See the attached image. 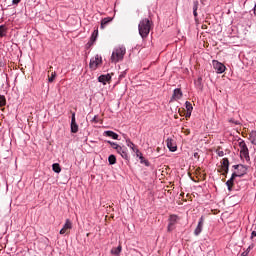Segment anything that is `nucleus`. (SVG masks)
I'll return each instance as SVG.
<instances>
[{"instance_id": "nucleus-1", "label": "nucleus", "mask_w": 256, "mask_h": 256, "mask_svg": "<svg viewBox=\"0 0 256 256\" xmlns=\"http://www.w3.org/2000/svg\"><path fill=\"white\" fill-rule=\"evenodd\" d=\"M138 31H139V35H140V37H142V39H145V37H148V35L151 31V22L149 21V19L145 18L140 21V23L138 25Z\"/></svg>"}, {"instance_id": "nucleus-2", "label": "nucleus", "mask_w": 256, "mask_h": 256, "mask_svg": "<svg viewBox=\"0 0 256 256\" xmlns=\"http://www.w3.org/2000/svg\"><path fill=\"white\" fill-rule=\"evenodd\" d=\"M126 49L124 46L116 47L112 51L111 62L119 63V61H123V57H125Z\"/></svg>"}, {"instance_id": "nucleus-3", "label": "nucleus", "mask_w": 256, "mask_h": 256, "mask_svg": "<svg viewBox=\"0 0 256 256\" xmlns=\"http://www.w3.org/2000/svg\"><path fill=\"white\" fill-rule=\"evenodd\" d=\"M103 63V58L101 55L97 54L94 58L90 59L89 67L92 69V71H95Z\"/></svg>"}, {"instance_id": "nucleus-4", "label": "nucleus", "mask_w": 256, "mask_h": 256, "mask_svg": "<svg viewBox=\"0 0 256 256\" xmlns=\"http://www.w3.org/2000/svg\"><path fill=\"white\" fill-rule=\"evenodd\" d=\"M240 147V155L246 159V161H249V148L247 147V144L244 142V140H241L239 142Z\"/></svg>"}, {"instance_id": "nucleus-5", "label": "nucleus", "mask_w": 256, "mask_h": 256, "mask_svg": "<svg viewBox=\"0 0 256 256\" xmlns=\"http://www.w3.org/2000/svg\"><path fill=\"white\" fill-rule=\"evenodd\" d=\"M245 175V169L242 173L233 172L231 178L226 182V186L228 187V191H231L236 177H243Z\"/></svg>"}, {"instance_id": "nucleus-6", "label": "nucleus", "mask_w": 256, "mask_h": 256, "mask_svg": "<svg viewBox=\"0 0 256 256\" xmlns=\"http://www.w3.org/2000/svg\"><path fill=\"white\" fill-rule=\"evenodd\" d=\"M169 223H168V227L167 230L168 232H171L175 229V225H177V221H179V216L172 214L169 217Z\"/></svg>"}, {"instance_id": "nucleus-7", "label": "nucleus", "mask_w": 256, "mask_h": 256, "mask_svg": "<svg viewBox=\"0 0 256 256\" xmlns=\"http://www.w3.org/2000/svg\"><path fill=\"white\" fill-rule=\"evenodd\" d=\"M116 152L122 157V159H125V161H129V153L125 146L120 145L116 148Z\"/></svg>"}, {"instance_id": "nucleus-8", "label": "nucleus", "mask_w": 256, "mask_h": 256, "mask_svg": "<svg viewBox=\"0 0 256 256\" xmlns=\"http://www.w3.org/2000/svg\"><path fill=\"white\" fill-rule=\"evenodd\" d=\"M212 65H213V68L215 69L216 73H218V74L225 73V69H227V67H225L223 65V63H221L217 60H213Z\"/></svg>"}, {"instance_id": "nucleus-9", "label": "nucleus", "mask_w": 256, "mask_h": 256, "mask_svg": "<svg viewBox=\"0 0 256 256\" xmlns=\"http://www.w3.org/2000/svg\"><path fill=\"white\" fill-rule=\"evenodd\" d=\"M205 223V217L201 216L199 218V221H198V225L196 227V229L194 230V235L196 237H199V235H201L202 231H203V225Z\"/></svg>"}, {"instance_id": "nucleus-10", "label": "nucleus", "mask_w": 256, "mask_h": 256, "mask_svg": "<svg viewBox=\"0 0 256 256\" xmlns=\"http://www.w3.org/2000/svg\"><path fill=\"white\" fill-rule=\"evenodd\" d=\"M97 37H99V29L96 28L90 37V40L88 41V43L86 44V47H93V45H95V41H97Z\"/></svg>"}, {"instance_id": "nucleus-11", "label": "nucleus", "mask_w": 256, "mask_h": 256, "mask_svg": "<svg viewBox=\"0 0 256 256\" xmlns=\"http://www.w3.org/2000/svg\"><path fill=\"white\" fill-rule=\"evenodd\" d=\"M166 145L172 153H175L177 151V143H175V140L173 138H167Z\"/></svg>"}, {"instance_id": "nucleus-12", "label": "nucleus", "mask_w": 256, "mask_h": 256, "mask_svg": "<svg viewBox=\"0 0 256 256\" xmlns=\"http://www.w3.org/2000/svg\"><path fill=\"white\" fill-rule=\"evenodd\" d=\"M70 127H71V133H77L79 131V125L77 124V121L75 119V112L72 113Z\"/></svg>"}, {"instance_id": "nucleus-13", "label": "nucleus", "mask_w": 256, "mask_h": 256, "mask_svg": "<svg viewBox=\"0 0 256 256\" xmlns=\"http://www.w3.org/2000/svg\"><path fill=\"white\" fill-rule=\"evenodd\" d=\"M104 137H110L111 139H114L116 141H119V134L115 133L114 131L111 130H106L103 132Z\"/></svg>"}, {"instance_id": "nucleus-14", "label": "nucleus", "mask_w": 256, "mask_h": 256, "mask_svg": "<svg viewBox=\"0 0 256 256\" xmlns=\"http://www.w3.org/2000/svg\"><path fill=\"white\" fill-rule=\"evenodd\" d=\"M181 97H183V92L181 91V89L176 88L173 91L171 101H173V99H174V101H177L178 99H181Z\"/></svg>"}, {"instance_id": "nucleus-15", "label": "nucleus", "mask_w": 256, "mask_h": 256, "mask_svg": "<svg viewBox=\"0 0 256 256\" xmlns=\"http://www.w3.org/2000/svg\"><path fill=\"white\" fill-rule=\"evenodd\" d=\"M98 81H99V83H103V85H107V83H109V81H111V75L110 74L100 75L98 77Z\"/></svg>"}, {"instance_id": "nucleus-16", "label": "nucleus", "mask_w": 256, "mask_h": 256, "mask_svg": "<svg viewBox=\"0 0 256 256\" xmlns=\"http://www.w3.org/2000/svg\"><path fill=\"white\" fill-rule=\"evenodd\" d=\"M123 137L126 141L127 147H129V149H131L133 152H135V150L137 148L135 147V144L133 143V141H131V139L129 137H127V134H123Z\"/></svg>"}, {"instance_id": "nucleus-17", "label": "nucleus", "mask_w": 256, "mask_h": 256, "mask_svg": "<svg viewBox=\"0 0 256 256\" xmlns=\"http://www.w3.org/2000/svg\"><path fill=\"white\" fill-rule=\"evenodd\" d=\"M121 251H123V247L119 245L118 247H113L110 251L111 255L121 256Z\"/></svg>"}, {"instance_id": "nucleus-18", "label": "nucleus", "mask_w": 256, "mask_h": 256, "mask_svg": "<svg viewBox=\"0 0 256 256\" xmlns=\"http://www.w3.org/2000/svg\"><path fill=\"white\" fill-rule=\"evenodd\" d=\"M249 141L252 143V145L256 146V130H253L249 134Z\"/></svg>"}, {"instance_id": "nucleus-19", "label": "nucleus", "mask_w": 256, "mask_h": 256, "mask_svg": "<svg viewBox=\"0 0 256 256\" xmlns=\"http://www.w3.org/2000/svg\"><path fill=\"white\" fill-rule=\"evenodd\" d=\"M192 9H193L194 17L197 18L198 17L197 9H199V1L198 0L193 1Z\"/></svg>"}, {"instance_id": "nucleus-20", "label": "nucleus", "mask_w": 256, "mask_h": 256, "mask_svg": "<svg viewBox=\"0 0 256 256\" xmlns=\"http://www.w3.org/2000/svg\"><path fill=\"white\" fill-rule=\"evenodd\" d=\"M112 21H113V18H111V17H106V18L102 19V21H101V29H104L105 25H108Z\"/></svg>"}, {"instance_id": "nucleus-21", "label": "nucleus", "mask_w": 256, "mask_h": 256, "mask_svg": "<svg viewBox=\"0 0 256 256\" xmlns=\"http://www.w3.org/2000/svg\"><path fill=\"white\" fill-rule=\"evenodd\" d=\"M254 248H255V244H253V243L250 244L248 246V248L244 252L241 253L240 256H249V253H251V249H254Z\"/></svg>"}, {"instance_id": "nucleus-22", "label": "nucleus", "mask_w": 256, "mask_h": 256, "mask_svg": "<svg viewBox=\"0 0 256 256\" xmlns=\"http://www.w3.org/2000/svg\"><path fill=\"white\" fill-rule=\"evenodd\" d=\"M242 169V173H243V171H245V175H247V169H248V167L247 166H245V165H242V164H237V165H234L233 166V169Z\"/></svg>"}, {"instance_id": "nucleus-23", "label": "nucleus", "mask_w": 256, "mask_h": 256, "mask_svg": "<svg viewBox=\"0 0 256 256\" xmlns=\"http://www.w3.org/2000/svg\"><path fill=\"white\" fill-rule=\"evenodd\" d=\"M63 228L68 231V229H73V223H71V220L66 219V222L63 226Z\"/></svg>"}, {"instance_id": "nucleus-24", "label": "nucleus", "mask_w": 256, "mask_h": 256, "mask_svg": "<svg viewBox=\"0 0 256 256\" xmlns=\"http://www.w3.org/2000/svg\"><path fill=\"white\" fill-rule=\"evenodd\" d=\"M108 162H109V165H115V163H117V157H115V155L111 154L108 157Z\"/></svg>"}, {"instance_id": "nucleus-25", "label": "nucleus", "mask_w": 256, "mask_h": 256, "mask_svg": "<svg viewBox=\"0 0 256 256\" xmlns=\"http://www.w3.org/2000/svg\"><path fill=\"white\" fill-rule=\"evenodd\" d=\"M52 171H54V173H59L61 171V165H59V163H54L52 165Z\"/></svg>"}, {"instance_id": "nucleus-26", "label": "nucleus", "mask_w": 256, "mask_h": 256, "mask_svg": "<svg viewBox=\"0 0 256 256\" xmlns=\"http://www.w3.org/2000/svg\"><path fill=\"white\" fill-rule=\"evenodd\" d=\"M5 35H7V28L5 27V25H1L0 26V37H5Z\"/></svg>"}, {"instance_id": "nucleus-27", "label": "nucleus", "mask_w": 256, "mask_h": 256, "mask_svg": "<svg viewBox=\"0 0 256 256\" xmlns=\"http://www.w3.org/2000/svg\"><path fill=\"white\" fill-rule=\"evenodd\" d=\"M7 105V98H5V95H0V107H5Z\"/></svg>"}, {"instance_id": "nucleus-28", "label": "nucleus", "mask_w": 256, "mask_h": 256, "mask_svg": "<svg viewBox=\"0 0 256 256\" xmlns=\"http://www.w3.org/2000/svg\"><path fill=\"white\" fill-rule=\"evenodd\" d=\"M134 153H136V157H138L141 163H143V160L145 159V157H143V153H141L138 148L134 151Z\"/></svg>"}, {"instance_id": "nucleus-29", "label": "nucleus", "mask_w": 256, "mask_h": 256, "mask_svg": "<svg viewBox=\"0 0 256 256\" xmlns=\"http://www.w3.org/2000/svg\"><path fill=\"white\" fill-rule=\"evenodd\" d=\"M185 108L188 112H193V104H191V102L186 101L185 102Z\"/></svg>"}, {"instance_id": "nucleus-30", "label": "nucleus", "mask_w": 256, "mask_h": 256, "mask_svg": "<svg viewBox=\"0 0 256 256\" xmlns=\"http://www.w3.org/2000/svg\"><path fill=\"white\" fill-rule=\"evenodd\" d=\"M105 143H108V145H111V147H112L113 149H115V151H116L117 147L120 146L119 144H117V143H115V142H112L111 140H105Z\"/></svg>"}, {"instance_id": "nucleus-31", "label": "nucleus", "mask_w": 256, "mask_h": 256, "mask_svg": "<svg viewBox=\"0 0 256 256\" xmlns=\"http://www.w3.org/2000/svg\"><path fill=\"white\" fill-rule=\"evenodd\" d=\"M222 167H225V168H226V171L228 170V167H229V158H223Z\"/></svg>"}, {"instance_id": "nucleus-32", "label": "nucleus", "mask_w": 256, "mask_h": 256, "mask_svg": "<svg viewBox=\"0 0 256 256\" xmlns=\"http://www.w3.org/2000/svg\"><path fill=\"white\" fill-rule=\"evenodd\" d=\"M56 77H57V73L56 72H52L51 73V77L48 78V82L49 83H53L55 81Z\"/></svg>"}, {"instance_id": "nucleus-33", "label": "nucleus", "mask_w": 256, "mask_h": 256, "mask_svg": "<svg viewBox=\"0 0 256 256\" xmlns=\"http://www.w3.org/2000/svg\"><path fill=\"white\" fill-rule=\"evenodd\" d=\"M216 154L218 155V157H225V152L221 150V147H218V149L216 150Z\"/></svg>"}, {"instance_id": "nucleus-34", "label": "nucleus", "mask_w": 256, "mask_h": 256, "mask_svg": "<svg viewBox=\"0 0 256 256\" xmlns=\"http://www.w3.org/2000/svg\"><path fill=\"white\" fill-rule=\"evenodd\" d=\"M97 115H95L93 118H92V123H99V119H97Z\"/></svg>"}, {"instance_id": "nucleus-35", "label": "nucleus", "mask_w": 256, "mask_h": 256, "mask_svg": "<svg viewBox=\"0 0 256 256\" xmlns=\"http://www.w3.org/2000/svg\"><path fill=\"white\" fill-rule=\"evenodd\" d=\"M222 175H227V173H229V167H228V170L225 168V167H222Z\"/></svg>"}, {"instance_id": "nucleus-36", "label": "nucleus", "mask_w": 256, "mask_h": 256, "mask_svg": "<svg viewBox=\"0 0 256 256\" xmlns=\"http://www.w3.org/2000/svg\"><path fill=\"white\" fill-rule=\"evenodd\" d=\"M21 3V0H12V5H19Z\"/></svg>"}, {"instance_id": "nucleus-37", "label": "nucleus", "mask_w": 256, "mask_h": 256, "mask_svg": "<svg viewBox=\"0 0 256 256\" xmlns=\"http://www.w3.org/2000/svg\"><path fill=\"white\" fill-rule=\"evenodd\" d=\"M65 233H67V230L63 227V228L60 230V235H65Z\"/></svg>"}, {"instance_id": "nucleus-38", "label": "nucleus", "mask_w": 256, "mask_h": 256, "mask_svg": "<svg viewBox=\"0 0 256 256\" xmlns=\"http://www.w3.org/2000/svg\"><path fill=\"white\" fill-rule=\"evenodd\" d=\"M255 237H256V231L254 230L251 233L250 239H255Z\"/></svg>"}, {"instance_id": "nucleus-39", "label": "nucleus", "mask_w": 256, "mask_h": 256, "mask_svg": "<svg viewBox=\"0 0 256 256\" xmlns=\"http://www.w3.org/2000/svg\"><path fill=\"white\" fill-rule=\"evenodd\" d=\"M201 81H203V79L202 78H198L197 81L195 82L196 85H201Z\"/></svg>"}, {"instance_id": "nucleus-40", "label": "nucleus", "mask_w": 256, "mask_h": 256, "mask_svg": "<svg viewBox=\"0 0 256 256\" xmlns=\"http://www.w3.org/2000/svg\"><path fill=\"white\" fill-rule=\"evenodd\" d=\"M125 77V72L119 75V79H123Z\"/></svg>"}, {"instance_id": "nucleus-41", "label": "nucleus", "mask_w": 256, "mask_h": 256, "mask_svg": "<svg viewBox=\"0 0 256 256\" xmlns=\"http://www.w3.org/2000/svg\"><path fill=\"white\" fill-rule=\"evenodd\" d=\"M191 113H193V112H186V117H191Z\"/></svg>"}, {"instance_id": "nucleus-42", "label": "nucleus", "mask_w": 256, "mask_h": 256, "mask_svg": "<svg viewBox=\"0 0 256 256\" xmlns=\"http://www.w3.org/2000/svg\"><path fill=\"white\" fill-rule=\"evenodd\" d=\"M236 173H243V168H238V172Z\"/></svg>"}, {"instance_id": "nucleus-43", "label": "nucleus", "mask_w": 256, "mask_h": 256, "mask_svg": "<svg viewBox=\"0 0 256 256\" xmlns=\"http://www.w3.org/2000/svg\"><path fill=\"white\" fill-rule=\"evenodd\" d=\"M194 157L197 159V157H199V153H194Z\"/></svg>"}, {"instance_id": "nucleus-44", "label": "nucleus", "mask_w": 256, "mask_h": 256, "mask_svg": "<svg viewBox=\"0 0 256 256\" xmlns=\"http://www.w3.org/2000/svg\"><path fill=\"white\" fill-rule=\"evenodd\" d=\"M233 123H235V125H239L238 121H232Z\"/></svg>"}]
</instances>
